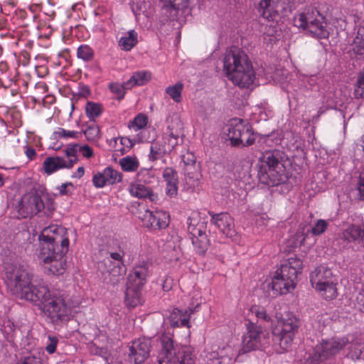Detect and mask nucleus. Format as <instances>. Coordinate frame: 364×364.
Returning <instances> with one entry per match:
<instances>
[{"mask_svg":"<svg viewBox=\"0 0 364 364\" xmlns=\"http://www.w3.org/2000/svg\"><path fill=\"white\" fill-rule=\"evenodd\" d=\"M6 274L11 293L37 306L53 324L60 325L70 320L77 303L68 294L51 292L43 281L31 284L32 276L23 265L7 267Z\"/></svg>","mask_w":364,"mask_h":364,"instance_id":"nucleus-1","label":"nucleus"},{"mask_svg":"<svg viewBox=\"0 0 364 364\" xmlns=\"http://www.w3.org/2000/svg\"><path fill=\"white\" fill-rule=\"evenodd\" d=\"M223 70L228 78L240 88H247L255 80L252 63L244 50L237 47L227 50L223 57Z\"/></svg>","mask_w":364,"mask_h":364,"instance_id":"nucleus-2","label":"nucleus"},{"mask_svg":"<svg viewBox=\"0 0 364 364\" xmlns=\"http://www.w3.org/2000/svg\"><path fill=\"white\" fill-rule=\"evenodd\" d=\"M287 161L288 156L283 151H266L258 164L257 176L259 182L268 186H277L285 183L288 179L285 166Z\"/></svg>","mask_w":364,"mask_h":364,"instance_id":"nucleus-3","label":"nucleus"},{"mask_svg":"<svg viewBox=\"0 0 364 364\" xmlns=\"http://www.w3.org/2000/svg\"><path fill=\"white\" fill-rule=\"evenodd\" d=\"M302 268V261L296 257H290L281 264L272 282L269 284L272 291V296L286 294L295 287V281Z\"/></svg>","mask_w":364,"mask_h":364,"instance_id":"nucleus-4","label":"nucleus"},{"mask_svg":"<svg viewBox=\"0 0 364 364\" xmlns=\"http://www.w3.org/2000/svg\"><path fill=\"white\" fill-rule=\"evenodd\" d=\"M161 346L159 364H195V356L191 350L177 344L169 336H161Z\"/></svg>","mask_w":364,"mask_h":364,"instance_id":"nucleus-5","label":"nucleus"},{"mask_svg":"<svg viewBox=\"0 0 364 364\" xmlns=\"http://www.w3.org/2000/svg\"><path fill=\"white\" fill-rule=\"evenodd\" d=\"M294 25L318 38H327L329 36L325 17L315 7H307L294 16Z\"/></svg>","mask_w":364,"mask_h":364,"instance_id":"nucleus-6","label":"nucleus"},{"mask_svg":"<svg viewBox=\"0 0 364 364\" xmlns=\"http://www.w3.org/2000/svg\"><path fill=\"white\" fill-rule=\"evenodd\" d=\"M310 282L314 288L319 291L327 300L336 297L337 289L335 279L331 269L321 265L311 273Z\"/></svg>","mask_w":364,"mask_h":364,"instance_id":"nucleus-7","label":"nucleus"},{"mask_svg":"<svg viewBox=\"0 0 364 364\" xmlns=\"http://www.w3.org/2000/svg\"><path fill=\"white\" fill-rule=\"evenodd\" d=\"M226 134L231 144L235 146H249L255 141L252 127L242 119H232L228 125Z\"/></svg>","mask_w":364,"mask_h":364,"instance_id":"nucleus-8","label":"nucleus"},{"mask_svg":"<svg viewBox=\"0 0 364 364\" xmlns=\"http://www.w3.org/2000/svg\"><path fill=\"white\" fill-rule=\"evenodd\" d=\"M40 249L43 243L51 245L50 250H60L61 253H67L69 247V239L67 230L58 225H51L45 228L39 235Z\"/></svg>","mask_w":364,"mask_h":364,"instance_id":"nucleus-9","label":"nucleus"},{"mask_svg":"<svg viewBox=\"0 0 364 364\" xmlns=\"http://www.w3.org/2000/svg\"><path fill=\"white\" fill-rule=\"evenodd\" d=\"M44 245L39 250L38 259L44 269L53 275L63 274L66 268L65 255L60 250H50L51 245L43 243Z\"/></svg>","mask_w":364,"mask_h":364,"instance_id":"nucleus-10","label":"nucleus"},{"mask_svg":"<svg viewBox=\"0 0 364 364\" xmlns=\"http://www.w3.org/2000/svg\"><path fill=\"white\" fill-rule=\"evenodd\" d=\"M348 343V340L346 338L323 340L321 343L316 346L313 353L309 355V360L311 364H318L319 362L336 355Z\"/></svg>","mask_w":364,"mask_h":364,"instance_id":"nucleus-11","label":"nucleus"},{"mask_svg":"<svg viewBox=\"0 0 364 364\" xmlns=\"http://www.w3.org/2000/svg\"><path fill=\"white\" fill-rule=\"evenodd\" d=\"M197 216H190L188 219V231L191 235L192 244L199 255H205L210 245L207 235V222H198Z\"/></svg>","mask_w":364,"mask_h":364,"instance_id":"nucleus-12","label":"nucleus"},{"mask_svg":"<svg viewBox=\"0 0 364 364\" xmlns=\"http://www.w3.org/2000/svg\"><path fill=\"white\" fill-rule=\"evenodd\" d=\"M299 326V320L296 317L291 316L282 321L273 330L274 341L278 342L282 350H287L291 346Z\"/></svg>","mask_w":364,"mask_h":364,"instance_id":"nucleus-13","label":"nucleus"},{"mask_svg":"<svg viewBox=\"0 0 364 364\" xmlns=\"http://www.w3.org/2000/svg\"><path fill=\"white\" fill-rule=\"evenodd\" d=\"M136 214L146 228L160 230L168 225L169 215L166 211H151L144 204L139 203Z\"/></svg>","mask_w":364,"mask_h":364,"instance_id":"nucleus-14","label":"nucleus"},{"mask_svg":"<svg viewBox=\"0 0 364 364\" xmlns=\"http://www.w3.org/2000/svg\"><path fill=\"white\" fill-rule=\"evenodd\" d=\"M44 208V203L38 190L33 188L24 194L18 205V215L23 218L32 217Z\"/></svg>","mask_w":364,"mask_h":364,"instance_id":"nucleus-15","label":"nucleus"},{"mask_svg":"<svg viewBox=\"0 0 364 364\" xmlns=\"http://www.w3.org/2000/svg\"><path fill=\"white\" fill-rule=\"evenodd\" d=\"M151 341L149 338H139L132 342L127 353V362L129 364H143L149 358Z\"/></svg>","mask_w":364,"mask_h":364,"instance_id":"nucleus-16","label":"nucleus"},{"mask_svg":"<svg viewBox=\"0 0 364 364\" xmlns=\"http://www.w3.org/2000/svg\"><path fill=\"white\" fill-rule=\"evenodd\" d=\"M341 239L347 244H355L350 247L354 252H364V224H349L342 230Z\"/></svg>","mask_w":364,"mask_h":364,"instance_id":"nucleus-17","label":"nucleus"},{"mask_svg":"<svg viewBox=\"0 0 364 364\" xmlns=\"http://www.w3.org/2000/svg\"><path fill=\"white\" fill-rule=\"evenodd\" d=\"M98 269L104 273L106 272L108 275L104 280L112 286L117 285L123 279L126 268L123 262H118V264H112L109 258H105L98 264Z\"/></svg>","mask_w":364,"mask_h":364,"instance_id":"nucleus-18","label":"nucleus"},{"mask_svg":"<svg viewBox=\"0 0 364 364\" xmlns=\"http://www.w3.org/2000/svg\"><path fill=\"white\" fill-rule=\"evenodd\" d=\"M247 333L242 337L240 354L259 349L261 343L262 328L251 321L246 323Z\"/></svg>","mask_w":364,"mask_h":364,"instance_id":"nucleus-19","label":"nucleus"},{"mask_svg":"<svg viewBox=\"0 0 364 364\" xmlns=\"http://www.w3.org/2000/svg\"><path fill=\"white\" fill-rule=\"evenodd\" d=\"M263 4V0L259 3V12L260 15L268 21H278L280 14L282 16H286L289 13H291L294 9L292 5H287V3L283 1L282 4H277L275 2H267V6H264Z\"/></svg>","mask_w":364,"mask_h":364,"instance_id":"nucleus-20","label":"nucleus"},{"mask_svg":"<svg viewBox=\"0 0 364 364\" xmlns=\"http://www.w3.org/2000/svg\"><path fill=\"white\" fill-rule=\"evenodd\" d=\"M210 216V224L215 225L223 235L228 237H232L235 235L233 219L229 213L222 212L214 213L208 211Z\"/></svg>","mask_w":364,"mask_h":364,"instance_id":"nucleus-21","label":"nucleus"},{"mask_svg":"<svg viewBox=\"0 0 364 364\" xmlns=\"http://www.w3.org/2000/svg\"><path fill=\"white\" fill-rule=\"evenodd\" d=\"M149 267L145 262L134 267L127 277V286L142 290L149 276Z\"/></svg>","mask_w":364,"mask_h":364,"instance_id":"nucleus-22","label":"nucleus"},{"mask_svg":"<svg viewBox=\"0 0 364 364\" xmlns=\"http://www.w3.org/2000/svg\"><path fill=\"white\" fill-rule=\"evenodd\" d=\"M163 177L166 181V193L170 197H174L178 193V174L171 167H166L163 172Z\"/></svg>","mask_w":364,"mask_h":364,"instance_id":"nucleus-23","label":"nucleus"},{"mask_svg":"<svg viewBox=\"0 0 364 364\" xmlns=\"http://www.w3.org/2000/svg\"><path fill=\"white\" fill-rule=\"evenodd\" d=\"M191 313L188 311L183 312L178 309H174L168 317V321L171 326L176 327H189V318Z\"/></svg>","mask_w":364,"mask_h":364,"instance_id":"nucleus-24","label":"nucleus"},{"mask_svg":"<svg viewBox=\"0 0 364 364\" xmlns=\"http://www.w3.org/2000/svg\"><path fill=\"white\" fill-rule=\"evenodd\" d=\"M129 192L132 196L139 198H149L151 201H154L156 198V196L154 194L151 188L139 181L130 185Z\"/></svg>","mask_w":364,"mask_h":364,"instance_id":"nucleus-25","label":"nucleus"},{"mask_svg":"<svg viewBox=\"0 0 364 364\" xmlns=\"http://www.w3.org/2000/svg\"><path fill=\"white\" fill-rule=\"evenodd\" d=\"M70 168L65 159L60 156H49L43 161V169L47 174H51L61 168Z\"/></svg>","mask_w":364,"mask_h":364,"instance_id":"nucleus-26","label":"nucleus"},{"mask_svg":"<svg viewBox=\"0 0 364 364\" xmlns=\"http://www.w3.org/2000/svg\"><path fill=\"white\" fill-rule=\"evenodd\" d=\"M142 290L127 286L125 291V304L129 308H134L142 303Z\"/></svg>","mask_w":364,"mask_h":364,"instance_id":"nucleus-27","label":"nucleus"},{"mask_svg":"<svg viewBox=\"0 0 364 364\" xmlns=\"http://www.w3.org/2000/svg\"><path fill=\"white\" fill-rule=\"evenodd\" d=\"M150 80V75L146 71H138L133 73L132 76L126 81L127 89H131L134 86H141L146 84Z\"/></svg>","mask_w":364,"mask_h":364,"instance_id":"nucleus-28","label":"nucleus"},{"mask_svg":"<svg viewBox=\"0 0 364 364\" xmlns=\"http://www.w3.org/2000/svg\"><path fill=\"white\" fill-rule=\"evenodd\" d=\"M138 34L134 30H130L119 41V45L124 50H130L138 42Z\"/></svg>","mask_w":364,"mask_h":364,"instance_id":"nucleus-29","label":"nucleus"},{"mask_svg":"<svg viewBox=\"0 0 364 364\" xmlns=\"http://www.w3.org/2000/svg\"><path fill=\"white\" fill-rule=\"evenodd\" d=\"M164 135V138L171 139H179L180 136H183V127L180 120L178 119L171 120Z\"/></svg>","mask_w":364,"mask_h":364,"instance_id":"nucleus-30","label":"nucleus"},{"mask_svg":"<svg viewBox=\"0 0 364 364\" xmlns=\"http://www.w3.org/2000/svg\"><path fill=\"white\" fill-rule=\"evenodd\" d=\"M166 152V149L164 144L159 141L153 142L150 147V153L149 154V159L151 161H155L162 159Z\"/></svg>","mask_w":364,"mask_h":364,"instance_id":"nucleus-31","label":"nucleus"},{"mask_svg":"<svg viewBox=\"0 0 364 364\" xmlns=\"http://www.w3.org/2000/svg\"><path fill=\"white\" fill-rule=\"evenodd\" d=\"M79 151L78 144H69L65 149V154L67 157L65 159L66 163L68 164L70 168H72L73 165L77 161V152Z\"/></svg>","mask_w":364,"mask_h":364,"instance_id":"nucleus-32","label":"nucleus"},{"mask_svg":"<svg viewBox=\"0 0 364 364\" xmlns=\"http://www.w3.org/2000/svg\"><path fill=\"white\" fill-rule=\"evenodd\" d=\"M85 112L87 117L94 121L102 114V107L100 104L88 102L85 107Z\"/></svg>","mask_w":364,"mask_h":364,"instance_id":"nucleus-33","label":"nucleus"},{"mask_svg":"<svg viewBox=\"0 0 364 364\" xmlns=\"http://www.w3.org/2000/svg\"><path fill=\"white\" fill-rule=\"evenodd\" d=\"M183 88V85L181 82H177L173 86L166 87V92L176 102L181 101V92Z\"/></svg>","mask_w":364,"mask_h":364,"instance_id":"nucleus-34","label":"nucleus"},{"mask_svg":"<svg viewBox=\"0 0 364 364\" xmlns=\"http://www.w3.org/2000/svg\"><path fill=\"white\" fill-rule=\"evenodd\" d=\"M119 164L122 170L125 171H134L139 167V161L137 159L131 156H126L121 159Z\"/></svg>","mask_w":364,"mask_h":364,"instance_id":"nucleus-35","label":"nucleus"},{"mask_svg":"<svg viewBox=\"0 0 364 364\" xmlns=\"http://www.w3.org/2000/svg\"><path fill=\"white\" fill-rule=\"evenodd\" d=\"M107 184H114L122 180V175L111 167H107L102 171Z\"/></svg>","mask_w":364,"mask_h":364,"instance_id":"nucleus-36","label":"nucleus"},{"mask_svg":"<svg viewBox=\"0 0 364 364\" xmlns=\"http://www.w3.org/2000/svg\"><path fill=\"white\" fill-rule=\"evenodd\" d=\"M100 128L97 125L92 124L83 130L86 139L90 141H95L100 138Z\"/></svg>","mask_w":364,"mask_h":364,"instance_id":"nucleus-37","label":"nucleus"},{"mask_svg":"<svg viewBox=\"0 0 364 364\" xmlns=\"http://www.w3.org/2000/svg\"><path fill=\"white\" fill-rule=\"evenodd\" d=\"M55 138H73L79 139L82 136V132L75 131H68L63 128H58V131L54 132Z\"/></svg>","mask_w":364,"mask_h":364,"instance_id":"nucleus-38","label":"nucleus"},{"mask_svg":"<svg viewBox=\"0 0 364 364\" xmlns=\"http://www.w3.org/2000/svg\"><path fill=\"white\" fill-rule=\"evenodd\" d=\"M93 54H94V53H93V50H92V48L87 45L80 46L77 48V57L79 58L82 59L85 61L91 60L93 58Z\"/></svg>","mask_w":364,"mask_h":364,"instance_id":"nucleus-39","label":"nucleus"},{"mask_svg":"<svg viewBox=\"0 0 364 364\" xmlns=\"http://www.w3.org/2000/svg\"><path fill=\"white\" fill-rule=\"evenodd\" d=\"M182 161L185 166V172L189 174L192 167L195 166L196 157L193 153L187 152L182 156Z\"/></svg>","mask_w":364,"mask_h":364,"instance_id":"nucleus-40","label":"nucleus"},{"mask_svg":"<svg viewBox=\"0 0 364 364\" xmlns=\"http://www.w3.org/2000/svg\"><path fill=\"white\" fill-rule=\"evenodd\" d=\"M148 122L147 117L144 114H139L132 122L131 125L135 131L145 127Z\"/></svg>","mask_w":364,"mask_h":364,"instance_id":"nucleus-41","label":"nucleus"},{"mask_svg":"<svg viewBox=\"0 0 364 364\" xmlns=\"http://www.w3.org/2000/svg\"><path fill=\"white\" fill-rule=\"evenodd\" d=\"M251 311L254 314L256 317L259 319H261L265 322H271L272 318L270 315L267 312L266 309H264L262 306H252L251 309Z\"/></svg>","mask_w":364,"mask_h":364,"instance_id":"nucleus-42","label":"nucleus"},{"mask_svg":"<svg viewBox=\"0 0 364 364\" xmlns=\"http://www.w3.org/2000/svg\"><path fill=\"white\" fill-rule=\"evenodd\" d=\"M353 50L356 55H362L364 54V37L356 35L352 44Z\"/></svg>","mask_w":364,"mask_h":364,"instance_id":"nucleus-43","label":"nucleus"},{"mask_svg":"<svg viewBox=\"0 0 364 364\" xmlns=\"http://www.w3.org/2000/svg\"><path fill=\"white\" fill-rule=\"evenodd\" d=\"M354 95L356 98L363 97L364 96V68L360 72L357 80Z\"/></svg>","mask_w":364,"mask_h":364,"instance_id":"nucleus-44","label":"nucleus"},{"mask_svg":"<svg viewBox=\"0 0 364 364\" xmlns=\"http://www.w3.org/2000/svg\"><path fill=\"white\" fill-rule=\"evenodd\" d=\"M109 89L112 92L118 95L117 100H121L124 96L125 90H127L126 82L123 84L112 83L109 85Z\"/></svg>","mask_w":364,"mask_h":364,"instance_id":"nucleus-45","label":"nucleus"},{"mask_svg":"<svg viewBox=\"0 0 364 364\" xmlns=\"http://www.w3.org/2000/svg\"><path fill=\"white\" fill-rule=\"evenodd\" d=\"M169 4L171 8L175 10H181L188 6V0H164Z\"/></svg>","mask_w":364,"mask_h":364,"instance_id":"nucleus-46","label":"nucleus"},{"mask_svg":"<svg viewBox=\"0 0 364 364\" xmlns=\"http://www.w3.org/2000/svg\"><path fill=\"white\" fill-rule=\"evenodd\" d=\"M327 223L323 220H318L312 228L311 232L315 235H319L325 232L327 228Z\"/></svg>","mask_w":364,"mask_h":364,"instance_id":"nucleus-47","label":"nucleus"},{"mask_svg":"<svg viewBox=\"0 0 364 364\" xmlns=\"http://www.w3.org/2000/svg\"><path fill=\"white\" fill-rule=\"evenodd\" d=\"M92 183L97 188H102L107 184L103 172L97 173L92 178Z\"/></svg>","mask_w":364,"mask_h":364,"instance_id":"nucleus-48","label":"nucleus"},{"mask_svg":"<svg viewBox=\"0 0 364 364\" xmlns=\"http://www.w3.org/2000/svg\"><path fill=\"white\" fill-rule=\"evenodd\" d=\"M48 341H49V343L46 346V350L49 354H52L56 350V346L58 343V339L56 336H49Z\"/></svg>","mask_w":364,"mask_h":364,"instance_id":"nucleus-49","label":"nucleus"},{"mask_svg":"<svg viewBox=\"0 0 364 364\" xmlns=\"http://www.w3.org/2000/svg\"><path fill=\"white\" fill-rule=\"evenodd\" d=\"M120 143L123 146L119 151L122 154H125L130 148H132L134 145V142L128 137H121Z\"/></svg>","mask_w":364,"mask_h":364,"instance_id":"nucleus-50","label":"nucleus"},{"mask_svg":"<svg viewBox=\"0 0 364 364\" xmlns=\"http://www.w3.org/2000/svg\"><path fill=\"white\" fill-rule=\"evenodd\" d=\"M17 364H41V359L34 355L24 357Z\"/></svg>","mask_w":364,"mask_h":364,"instance_id":"nucleus-51","label":"nucleus"},{"mask_svg":"<svg viewBox=\"0 0 364 364\" xmlns=\"http://www.w3.org/2000/svg\"><path fill=\"white\" fill-rule=\"evenodd\" d=\"M357 308L364 312V290L360 291L356 296Z\"/></svg>","mask_w":364,"mask_h":364,"instance_id":"nucleus-52","label":"nucleus"},{"mask_svg":"<svg viewBox=\"0 0 364 364\" xmlns=\"http://www.w3.org/2000/svg\"><path fill=\"white\" fill-rule=\"evenodd\" d=\"M79 151L82 153V156L85 158L90 159L93 156V151L88 145L79 146Z\"/></svg>","mask_w":364,"mask_h":364,"instance_id":"nucleus-53","label":"nucleus"},{"mask_svg":"<svg viewBox=\"0 0 364 364\" xmlns=\"http://www.w3.org/2000/svg\"><path fill=\"white\" fill-rule=\"evenodd\" d=\"M110 257H109L110 259L114 260V262H112V264H118V262H122V257L124 255V252L122 251L116 252H110L109 254Z\"/></svg>","mask_w":364,"mask_h":364,"instance_id":"nucleus-54","label":"nucleus"},{"mask_svg":"<svg viewBox=\"0 0 364 364\" xmlns=\"http://www.w3.org/2000/svg\"><path fill=\"white\" fill-rule=\"evenodd\" d=\"M69 186L73 187V183L70 182L63 183L58 188L60 195H69L71 193V191H70V190L68 189V187Z\"/></svg>","mask_w":364,"mask_h":364,"instance_id":"nucleus-55","label":"nucleus"},{"mask_svg":"<svg viewBox=\"0 0 364 364\" xmlns=\"http://www.w3.org/2000/svg\"><path fill=\"white\" fill-rule=\"evenodd\" d=\"M165 143L168 144V146L171 148V149H174L178 144V139H171V138H164Z\"/></svg>","mask_w":364,"mask_h":364,"instance_id":"nucleus-56","label":"nucleus"},{"mask_svg":"<svg viewBox=\"0 0 364 364\" xmlns=\"http://www.w3.org/2000/svg\"><path fill=\"white\" fill-rule=\"evenodd\" d=\"M26 155L30 159H32L36 155V150L31 147H28L26 151Z\"/></svg>","mask_w":364,"mask_h":364,"instance_id":"nucleus-57","label":"nucleus"},{"mask_svg":"<svg viewBox=\"0 0 364 364\" xmlns=\"http://www.w3.org/2000/svg\"><path fill=\"white\" fill-rule=\"evenodd\" d=\"M275 2L277 4H282V3L283 1H284L285 3H287L286 5H288L289 4V0H263V4L262 5H264V6H266L267 4V2Z\"/></svg>","mask_w":364,"mask_h":364,"instance_id":"nucleus-58","label":"nucleus"},{"mask_svg":"<svg viewBox=\"0 0 364 364\" xmlns=\"http://www.w3.org/2000/svg\"><path fill=\"white\" fill-rule=\"evenodd\" d=\"M85 173V169L82 166H80L77 170V175L75 176L81 178Z\"/></svg>","mask_w":364,"mask_h":364,"instance_id":"nucleus-59","label":"nucleus"},{"mask_svg":"<svg viewBox=\"0 0 364 364\" xmlns=\"http://www.w3.org/2000/svg\"><path fill=\"white\" fill-rule=\"evenodd\" d=\"M4 184V180L3 178V175L0 173V188L2 187Z\"/></svg>","mask_w":364,"mask_h":364,"instance_id":"nucleus-60","label":"nucleus"},{"mask_svg":"<svg viewBox=\"0 0 364 364\" xmlns=\"http://www.w3.org/2000/svg\"><path fill=\"white\" fill-rule=\"evenodd\" d=\"M358 21L361 20L364 21V18L362 16H356Z\"/></svg>","mask_w":364,"mask_h":364,"instance_id":"nucleus-61","label":"nucleus"},{"mask_svg":"<svg viewBox=\"0 0 364 364\" xmlns=\"http://www.w3.org/2000/svg\"><path fill=\"white\" fill-rule=\"evenodd\" d=\"M296 236H297L298 237H302V238H301V240L300 241V245H301V243H302V242L304 240V237H303V235H296Z\"/></svg>","mask_w":364,"mask_h":364,"instance_id":"nucleus-62","label":"nucleus"},{"mask_svg":"<svg viewBox=\"0 0 364 364\" xmlns=\"http://www.w3.org/2000/svg\"><path fill=\"white\" fill-rule=\"evenodd\" d=\"M113 140L114 141V143H117V138H114V139H113Z\"/></svg>","mask_w":364,"mask_h":364,"instance_id":"nucleus-63","label":"nucleus"},{"mask_svg":"<svg viewBox=\"0 0 364 364\" xmlns=\"http://www.w3.org/2000/svg\"><path fill=\"white\" fill-rule=\"evenodd\" d=\"M294 247H297V243L294 242Z\"/></svg>","mask_w":364,"mask_h":364,"instance_id":"nucleus-64","label":"nucleus"}]
</instances>
